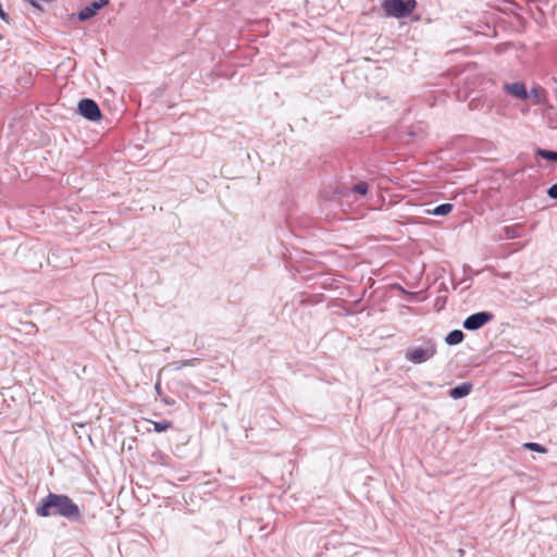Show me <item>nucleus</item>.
I'll list each match as a JSON object with an SVG mask.
<instances>
[{
	"label": "nucleus",
	"mask_w": 557,
	"mask_h": 557,
	"mask_svg": "<svg viewBox=\"0 0 557 557\" xmlns=\"http://www.w3.org/2000/svg\"><path fill=\"white\" fill-rule=\"evenodd\" d=\"M40 517L60 516L77 521L81 518L79 507L66 495L49 493L36 508Z\"/></svg>",
	"instance_id": "obj_1"
},
{
	"label": "nucleus",
	"mask_w": 557,
	"mask_h": 557,
	"mask_svg": "<svg viewBox=\"0 0 557 557\" xmlns=\"http://www.w3.org/2000/svg\"><path fill=\"white\" fill-rule=\"evenodd\" d=\"M416 8V0H383L382 2V9L385 15L396 18L409 16Z\"/></svg>",
	"instance_id": "obj_2"
},
{
	"label": "nucleus",
	"mask_w": 557,
	"mask_h": 557,
	"mask_svg": "<svg viewBox=\"0 0 557 557\" xmlns=\"http://www.w3.org/2000/svg\"><path fill=\"white\" fill-rule=\"evenodd\" d=\"M436 354V347L428 342L423 347H416L406 355L407 359L413 363H422L430 360Z\"/></svg>",
	"instance_id": "obj_3"
},
{
	"label": "nucleus",
	"mask_w": 557,
	"mask_h": 557,
	"mask_svg": "<svg viewBox=\"0 0 557 557\" xmlns=\"http://www.w3.org/2000/svg\"><path fill=\"white\" fill-rule=\"evenodd\" d=\"M78 112L89 121H98L101 117V111L98 104L91 99H83L78 102Z\"/></svg>",
	"instance_id": "obj_4"
},
{
	"label": "nucleus",
	"mask_w": 557,
	"mask_h": 557,
	"mask_svg": "<svg viewBox=\"0 0 557 557\" xmlns=\"http://www.w3.org/2000/svg\"><path fill=\"white\" fill-rule=\"evenodd\" d=\"M493 319V314L488 312H478L468 317L463 322V327L467 330H478Z\"/></svg>",
	"instance_id": "obj_5"
},
{
	"label": "nucleus",
	"mask_w": 557,
	"mask_h": 557,
	"mask_svg": "<svg viewBox=\"0 0 557 557\" xmlns=\"http://www.w3.org/2000/svg\"><path fill=\"white\" fill-rule=\"evenodd\" d=\"M109 4V0H97L82 9L78 13L79 21H87L94 17L102 8Z\"/></svg>",
	"instance_id": "obj_6"
},
{
	"label": "nucleus",
	"mask_w": 557,
	"mask_h": 557,
	"mask_svg": "<svg viewBox=\"0 0 557 557\" xmlns=\"http://www.w3.org/2000/svg\"><path fill=\"white\" fill-rule=\"evenodd\" d=\"M505 88L510 95L519 99H527L528 97L527 88L522 83H513L511 85H507Z\"/></svg>",
	"instance_id": "obj_7"
},
{
	"label": "nucleus",
	"mask_w": 557,
	"mask_h": 557,
	"mask_svg": "<svg viewBox=\"0 0 557 557\" xmlns=\"http://www.w3.org/2000/svg\"><path fill=\"white\" fill-rule=\"evenodd\" d=\"M471 389H472V384L463 383V384H460V385L454 387L450 391L449 395L454 399H459V398L467 396L471 392Z\"/></svg>",
	"instance_id": "obj_8"
},
{
	"label": "nucleus",
	"mask_w": 557,
	"mask_h": 557,
	"mask_svg": "<svg viewBox=\"0 0 557 557\" xmlns=\"http://www.w3.org/2000/svg\"><path fill=\"white\" fill-rule=\"evenodd\" d=\"M463 337H465V335L460 330H455V331H451L446 336V343L448 345H457L463 341Z\"/></svg>",
	"instance_id": "obj_9"
},
{
	"label": "nucleus",
	"mask_w": 557,
	"mask_h": 557,
	"mask_svg": "<svg viewBox=\"0 0 557 557\" xmlns=\"http://www.w3.org/2000/svg\"><path fill=\"white\" fill-rule=\"evenodd\" d=\"M453 205L451 203H443L437 207H435L432 211H430L434 215H447L453 211Z\"/></svg>",
	"instance_id": "obj_10"
},
{
	"label": "nucleus",
	"mask_w": 557,
	"mask_h": 557,
	"mask_svg": "<svg viewBox=\"0 0 557 557\" xmlns=\"http://www.w3.org/2000/svg\"><path fill=\"white\" fill-rule=\"evenodd\" d=\"M153 425V430L158 433L165 432L170 429H172L173 423L171 421L164 420V421H150Z\"/></svg>",
	"instance_id": "obj_11"
},
{
	"label": "nucleus",
	"mask_w": 557,
	"mask_h": 557,
	"mask_svg": "<svg viewBox=\"0 0 557 557\" xmlns=\"http://www.w3.org/2000/svg\"><path fill=\"white\" fill-rule=\"evenodd\" d=\"M523 447L525 449H529V450H532V451H536V453H540V454H546L547 453V449L544 446H542V445H540L537 443H533V442L524 443Z\"/></svg>",
	"instance_id": "obj_12"
},
{
	"label": "nucleus",
	"mask_w": 557,
	"mask_h": 557,
	"mask_svg": "<svg viewBox=\"0 0 557 557\" xmlns=\"http://www.w3.org/2000/svg\"><path fill=\"white\" fill-rule=\"evenodd\" d=\"M537 154L544 159L557 161V152H555V151L539 149Z\"/></svg>",
	"instance_id": "obj_13"
},
{
	"label": "nucleus",
	"mask_w": 557,
	"mask_h": 557,
	"mask_svg": "<svg viewBox=\"0 0 557 557\" xmlns=\"http://www.w3.org/2000/svg\"><path fill=\"white\" fill-rule=\"evenodd\" d=\"M369 186L366 182H359L354 186V191L357 194L364 196L368 193Z\"/></svg>",
	"instance_id": "obj_14"
},
{
	"label": "nucleus",
	"mask_w": 557,
	"mask_h": 557,
	"mask_svg": "<svg viewBox=\"0 0 557 557\" xmlns=\"http://www.w3.org/2000/svg\"><path fill=\"white\" fill-rule=\"evenodd\" d=\"M547 194L550 198L557 199V184L552 185L548 188Z\"/></svg>",
	"instance_id": "obj_15"
},
{
	"label": "nucleus",
	"mask_w": 557,
	"mask_h": 557,
	"mask_svg": "<svg viewBox=\"0 0 557 557\" xmlns=\"http://www.w3.org/2000/svg\"><path fill=\"white\" fill-rule=\"evenodd\" d=\"M25 1L28 2L29 4H32L35 8H39L38 4L35 2V0H25Z\"/></svg>",
	"instance_id": "obj_16"
},
{
	"label": "nucleus",
	"mask_w": 557,
	"mask_h": 557,
	"mask_svg": "<svg viewBox=\"0 0 557 557\" xmlns=\"http://www.w3.org/2000/svg\"><path fill=\"white\" fill-rule=\"evenodd\" d=\"M194 360L195 359L184 362V366H191Z\"/></svg>",
	"instance_id": "obj_17"
}]
</instances>
